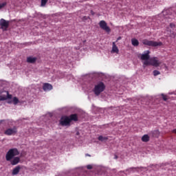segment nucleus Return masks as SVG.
<instances>
[{
    "label": "nucleus",
    "instance_id": "1",
    "mask_svg": "<svg viewBox=\"0 0 176 176\" xmlns=\"http://www.w3.org/2000/svg\"><path fill=\"white\" fill-rule=\"evenodd\" d=\"M20 155V151L19 149L14 148H10L6 155V160L7 162H10L12 166H16L20 163V157L14 156H19Z\"/></svg>",
    "mask_w": 176,
    "mask_h": 176
},
{
    "label": "nucleus",
    "instance_id": "2",
    "mask_svg": "<svg viewBox=\"0 0 176 176\" xmlns=\"http://www.w3.org/2000/svg\"><path fill=\"white\" fill-rule=\"evenodd\" d=\"M79 118H78V114H71L69 116H63L60 118V126H71V122H78Z\"/></svg>",
    "mask_w": 176,
    "mask_h": 176
},
{
    "label": "nucleus",
    "instance_id": "3",
    "mask_svg": "<svg viewBox=\"0 0 176 176\" xmlns=\"http://www.w3.org/2000/svg\"><path fill=\"white\" fill-rule=\"evenodd\" d=\"M105 90V84L102 82H98L97 85H95L94 88V93L96 96H100L102 91Z\"/></svg>",
    "mask_w": 176,
    "mask_h": 176
},
{
    "label": "nucleus",
    "instance_id": "4",
    "mask_svg": "<svg viewBox=\"0 0 176 176\" xmlns=\"http://www.w3.org/2000/svg\"><path fill=\"white\" fill-rule=\"evenodd\" d=\"M143 45H146V46H152L153 47H156L157 46H163V43L157 42L155 41H149L148 39H144L142 41Z\"/></svg>",
    "mask_w": 176,
    "mask_h": 176
},
{
    "label": "nucleus",
    "instance_id": "5",
    "mask_svg": "<svg viewBox=\"0 0 176 176\" xmlns=\"http://www.w3.org/2000/svg\"><path fill=\"white\" fill-rule=\"evenodd\" d=\"M99 26L101 30H103L106 32H111V28L108 26V24L105 21H100L99 22Z\"/></svg>",
    "mask_w": 176,
    "mask_h": 176
},
{
    "label": "nucleus",
    "instance_id": "6",
    "mask_svg": "<svg viewBox=\"0 0 176 176\" xmlns=\"http://www.w3.org/2000/svg\"><path fill=\"white\" fill-rule=\"evenodd\" d=\"M4 134L6 135H14L17 134V127L14 126L13 128H9L5 131Z\"/></svg>",
    "mask_w": 176,
    "mask_h": 176
},
{
    "label": "nucleus",
    "instance_id": "7",
    "mask_svg": "<svg viewBox=\"0 0 176 176\" xmlns=\"http://www.w3.org/2000/svg\"><path fill=\"white\" fill-rule=\"evenodd\" d=\"M0 25L1 27V30H3V31H7L8 28H9V21L1 19L0 20Z\"/></svg>",
    "mask_w": 176,
    "mask_h": 176
},
{
    "label": "nucleus",
    "instance_id": "8",
    "mask_svg": "<svg viewBox=\"0 0 176 176\" xmlns=\"http://www.w3.org/2000/svg\"><path fill=\"white\" fill-rule=\"evenodd\" d=\"M151 63L153 67H160V64H162V63L157 60V58L155 57L151 58Z\"/></svg>",
    "mask_w": 176,
    "mask_h": 176
},
{
    "label": "nucleus",
    "instance_id": "9",
    "mask_svg": "<svg viewBox=\"0 0 176 176\" xmlns=\"http://www.w3.org/2000/svg\"><path fill=\"white\" fill-rule=\"evenodd\" d=\"M151 53V52H149V50H147V51H146V53L145 54H142V55H141V57H140V58H141V60H143L144 61L145 60H149V58H150V56H149V54Z\"/></svg>",
    "mask_w": 176,
    "mask_h": 176
},
{
    "label": "nucleus",
    "instance_id": "10",
    "mask_svg": "<svg viewBox=\"0 0 176 176\" xmlns=\"http://www.w3.org/2000/svg\"><path fill=\"white\" fill-rule=\"evenodd\" d=\"M36 60H38L36 57L28 56L27 58V63H29V64H35Z\"/></svg>",
    "mask_w": 176,
    "mask_h": 176
},
{
    "label": "nucleus",
    "instance_id": "11",
    "mask_svg": "<svg viewBox=\"0 0 176 176\" xmlns=\"http://www.w3.org/2000/svg\"><path fill=\"white\" fill-rule=\"evenodd\" d=\"M44 91H47L53 89V86L49 83H45L43 86Z\"/></svg>",
    "mask_w": 176,
    "mask_h": 176
},
{
    "label": "nucleus",
    "instance_id": "12",
    "mask_svg": "<svg viewBox=\"0 0 176 176\" xmlns=\"http://www.w3.org/2000/svg\"><path fill=\"white\" fill-rule=\"evenodd\" d=\"M20 170H21V166H16L12 172V175H17V174H19V173H20Z\"/></svg>",
    "mask_w": 176,
    "mask_h": 176
},
{
    "label": "nucleus",
    "instance_id": "13",
    "mask_svg": "<svg viewBox=\"0 0 176 176\" xmlns=\"http://www.w3.org/2000/svg\"><path fill=\"white\" fill-rule=\"evenodd\" d=\"M112 53H116L117 54L119 53V48L116 46V43L113 42V47H112Z\"/></svg>",
    "mask_w": 176,
    "mask_h": 176
},
{
    "label": "nucleus",
    "instance_id": "14",
    "mask_svg": "<svg viewBox=\"0 0 176 176\" xmlns=\"http://www.w3.org/2000/svg\"><path fill=\"white\" fill-rule=\"evenodd\" d=\"M7 96H0V101H5L7 98H12V95L9 94V92H6Z\"/></svg>",
    "mask_w": 176,
    "mask_h": 176
},
{
    "label": "nucleus",
    "instance_id": "15",
    "mask_svg": "<svg viewBox=\"0 0 176 176\" xmlns=\"http://www.w3.org/2000/svg\"><path fill=\"white\" fill-rule=\"evenodd\" d=\"M131 43L133 46H135V47H137L138 46V45H140V42L137 40V38H132Z\"/></svg>",
    "mask_w": 176,
    "mask_h": 176
},
{
    "label": "nucleus",
    "instance_id": "16",
    "mask_svg": "<svg viewBox=\"0 0 176 176\" xmlns=\"http://www.w3.org/2000/svg\"><path fill=\"white\" fill-rule=\"evenodd\" d=\"M98 140L99 141H101L102 142H104L105 141H108V137H104L102 135H100L98 138Z\"/></svg>",
    "mask_w": 176,
    "mask_h": 176
},
{
    "label": "nucleus",
    "instance_id": "17",
    "mask_svg": "<svg viewBox=\"0 0 176 176\" xmlns=\"http://www.w3.org/2000/svg\"><path fill=\"white\" fill-rule=\"evenodd\" d=\"M142 141L143 142H148L149 141V135H144L142 138Z\"/></svg>",
    "mask_w": 176,
    "mask_h": 176
},
{
    "label": "nucleus",
    "instance_id": "18",
    "mask_svg": "<svg viewBox=\"0 0 176 176\" xmlns=\"http://www.w3.org/2000/svg\"><path fill=\"white\" fill-rule=\"evenodd\" d=\"M12 101L14 105H17V104H19V98H17V97H14Z\"/></svg>",
    "mask_w": 176,
    "mask_h": 176
},
{
    "label": "nucleus",
    "instance_id": "19",
    "mask_svg": "<svg viewBox=\"0 0 176 176\" xmlns=\"http://www.w3.org/2000/svg\"><path fill=\"white\" fill-rule=\"evenodd\" d=\"M144 65H151V58L149 60H145L144 62Z\"/></svg>",
    "mask_w": 176,
    "mask_h": 176
},
{
    "label": "nucleus",
    "instance_id": "20",
    "mask_svg": "<svg viewBox=\"0 0 176 176\" xmlns=\"http://www.w3.org/2000/svg\"><path fill=\"white\" fill-rule=\"evenodd\" d=\"M153 74L154 76H157V75H160V72H159L157 70H154L153 72Z\"/></svg>",
    "mask_w": 176,
    "mask_h": 176
},
{
    "label": "nucleus",
    "instance_id": "21",
    "mask_svg": "<svg viewBox=\"0 0 176 176\" xmlns=\"http://www.w3.org/2000/svg\"><path fill=\"white\" fill-rule=\"evenodd\" d=\"M48 0H41V6H45L47 3Z\"/></svg>",
    "mask_w": 176,
    "mask_h": 176
},
{
    "label": "nucleus",
    "instance_id": "22",
    "mask_svg": "<svg viewBox=\"0 0 176 176\" xmlns=\"http://www.w3.org/2000/svg\"><path fill=\"white\" fill-rule=\"evenodd\" d=\"M164 101H167L168 98H167V96L166 95H164V94H161Z\"/></svg>",
    "mask_w": 176,
    "mask_h": 176
},
{
    "label": "nucleus",
    "instance_id": "23",
    "mask_svg": "<svg viewBox=\"0 0 176 176\" xmlns=\"http://www.w3.org/2000/svg\"><path fill=\"white\" fill-rule=\"evenodd\" d=\"M6 2H3L2 3H0V9H2V8H5V6L6 5Z\"/></svg>",
    "mask_w": 176,
    "mask_h": 176
},
{
    "label": "nucleus",
    "instance_id": "24",
    "mask_svg": "<svg viewBox=\"0 0 176 176\" xmlns=\"http://www.w3.org/2000/svg\"><path fill=\"white\" fill-rule=\"evenodd\" d=\"M87 170H91V168H93V166H91V165H87Z\"/></svg>",
    "mask_w": 176,
    "mask_h": 176
},
{
    "label": "nucleus",
    "instance_id": "25",
    "mask_svg": "<svg viewBox=\"0 0 176 176\" xmlns=\"http://www.w3.org/2000/svg\"><path fill=\"white\" fill-rule=\"evenodd\" d=\"M170 28H175V24L170 23Z\"/></svg>",
    "mask_w": 176,
    "mask_h": 176
},
{
    "label": "nucleus",
    "instance_id": "26",
    "mask_svg": "<svg viewBox=\"0 0 176 176\" xmlns=\"http://www.w3.org/2000/svg\"><path fill=\"white\" fill-rule=\"evenodd\" d=\"M175 36H176V33H174V32L170 34V36H172L173 38H175Z\"/></svg>",
    "mask_w": 176,
    "mask_h": 176
},
{
    "label": "nucleus",
    "instance_id": "27",
    "mask_svg": "<svg viewBox=\"0 0 176 176\" xmlns=\"http://www.w3.org/2000/svg\"><path fill=\"white\" fill-rule=\"evenodd\" d=\"M153 133H154V134L155 133V134L159 135V131H155Z\"/></svg>",
    "mask_w": 176,
    "mask_h": 176
},
{
    "label": "nucleus",
    "instance_id": "28",
    "mask_svg": "<svg viewBox=\"0 0 176 176\" xmlns=\"http://www.w3.org/2000/svg\"><path fill=\"white\" fill-rule=\"evenodd\" d=\"M120 39H122V37H121V36H119V37L117 38L116 42H118V41H120Z\"/></svg>",
    "mask_w": 176,
    "mask_h": 176
},
{
    "label": "nucleus",
    "instance_id": "29",
    "mask_svg": "<svg viewBox=\"0 0 176 176\" xmlns=\"http://www.w3.org/2000/svg\"><path fill=\"white\" fill-rule=\"evenodd\" d=\"M172 133H173L174 134H176V129H173V130L172 131Z\"/></svg>",
    "mask_w": 176,
    "mask_h": 176
},
{
    "label": "nucleus",
    "instance_id": "30",
    "mask_svg": "<svg viewBox=\"0 0 176 176\" xmlns=\"http://www.w3.org/2000/svg\"><path fill=\"white\" fill-rule=\"evenodd\" d=\"M163 14H164L165 13H167V12L166 11H163Z\"/></svg>",
    "mask_w": 176,
    "mask_h": 176
},
{
    "label": "nucleus",
    "instance_id": "31",
    "mask_svg": "<svg viewBox=\"0 0 176 176\" xmlns=\"http://www.w3.org/2000/svg\"><path fill=\"white\" fill-rule=\"evenodd\" d=\"M86 156H89V157H90V155H89V154H86Z\"/></svg>",
    "mask_w": 176,
    "mask_h": 176
}]
</instances>
